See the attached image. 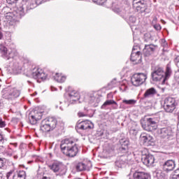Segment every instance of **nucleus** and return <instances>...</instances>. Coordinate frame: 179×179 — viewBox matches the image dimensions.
<instances>
[{
  "mask_svg": "<svg viewBox=\"0 0 179 179\" xmlns=\"http://www.w3.org/2000/svg\"><path fill=\"white\" fill-rule=\"evenodd\" d=\"M24 9H26V10L33 9L31 4H30V0H22L21 5L14 10H12V8L8 6L3 7L1 10V15H4L7 23L10 26H13L15 23L20 22V19L26 15Z\"/></svg>",
  "mask_w": 179,
  "mask_h": 179,
  "instance_id": "obj_1",
  "label": "nucleus"
},
{
  "mask_svg": "<svg viewBox=\"0 0 179 179\" xmlns=\"http://www.w3.org/2000/svg\"><path fill=\"white\" fill-rule=\"evenodd\" d=\"M76 142H78V139L73 138L62 140L60 144L62 153L68 157H75L79 152Z\"/></svg>",
  "mask_w": 179,
  "mask_h": 179,
  "instance_id": "obj_2",
  "label": "nucleus"
},
{
  "mask_svg": "<svg viewBox=\"0 0 179 179\" xmlns=\"http://www.w3.org/2000/svg\"><path fill=\"white\" fill-rule=\"evenodd\" d=\"M172 72L169 65L166 66V71H164V68L157 66L151 73V79L153 82H162V84L164 85L166 80L171 76Z\"/></svg>",
  "mask_w": 179,
  "mask_h": 179,
  "instance_id": "obj_3",
  "label": "nucleus"
},
{
  "mask_svg": "<svg viewBox=\"0 0 179 179\" xmlns=\"http://www.w3.org/2000/svg\"><path fill=\"white\" fill-rule=\"evenodd\" d=\"M57 121L54 117H46L41 123V131L42 132H50L57 128Z\"/></svg>",
  "mask_w": 179,
  "mask_h": 179,
  "instance_id": "obj_4",
  "label": "nucleus"
},
{
  "mask_svg": "<svg viewBox=\"0 0 179 179\" xmlns=\"http://www.w3.org/2000/svg\"><path fill=\"white\" fill-rule=\"evenodd\" d=\"M144 121H141V127L145 131L153 132V131L157 129L159 119L157 117H147Z\"/></svg>",
  "mask_w": 179,
  "mask_h": 179,
  "instance_id": "obj_5",
  "label": "nucleus"
},
{
  "mask_svg": "<svg viewBox=\"0 0 179 179\" xmlns=\"http://www.w3.org/2000/svg\"><path fill=\"white\" fill-rule=\"evenodd\" d=\"M79 99H80V96H79V93L76 91H71L69 92V96L67 97V100L69 102H64L63 106H60L59 108L62 111H64V108H66V107H69L70 104H75L76 101H78Z\"/></svg>",
  "mask_w": 179,
  "mask_h": 179,
  "instance_id": "obj_6",
  "label": "nucleus"
},
{
  "mask_svg": "<svg viewBox=\"0 0 179 179\" xmlns=\"http://www.w3.org/2000/svg\"><path fill=\"white\" fill-rule=\"evenodd\" d=\"M54 173H59L60 176L66 174V166L61 162L56 161L49 166Z\"/></svg>",
  "mask_w": 179,
  "mask_h": 179,
  "instance_id": "obj_7",
  "label": "nucleus"
},
{
  "mask_svg": "<svg viewBox=\"0 0 179 179\" xmlns=\"http://www.w3.org/2000/svg\"><path fill=\"white\" fill-rule=\"evenodd\" d=\"M146 79H148V76L145 73H135L132 76L131 82L133 86L138 87V86L143 85Z\"/></svg>",
  "mask_w": 179,
  "mask_h": 179,
  "instance_id": "obj_8",
  "label": "nucleus"
},
{
  "mask_svg": "<svg viewBox=\"0 0 179 179\" xmlns=\"http://www.w3.org/2000/svg\"><path fill=\"white\" fill-rule=\"evenodd\" d=\"M0 54L4 59H13L17 55V52L15 50H8L6 47L3 45H0Z\"/></svg>",
  "mask_w": 179,
  "mask_h": 179,
  "instance_id": "obj_9",
  "label": "nucleus"
},
{
  "mask_svg": "<svg viewBox=\"0 0 179 179\" xmlns=\"http://www.w3.org/2000/svg\"><path fill=\"white\" fill-rule=\"evenodd\" d=\"M176 99L166 97L164 100V108L166 113H173L176 110Z\"/></svg>",
  "mask_w": 179,
  "mask_h": 179,
  "instance_id": "obj_10",
  "label": "nucleus"
},
{
  "mask_svg": "<svg viewBox=\"0 0 179 179\" xmlns=\"http://www.w3.org/2000/svg\"><path fill=\"white\" fill-rule=\"evenodd\" d=\"M43 117V113L38 110H32L29 114V121L31 125H36L37 121L41 120Z\"/></svg>",
  "mask_w": 179,
  "mask_h": 179,
  "instance_id": "obj_11",
  "label": "nucleus"
},
{
  "mask_svg": "<svg viewBox=\"0 0 179 179\" xmlns=\"http://www.w3.org/2000/svg\"><path fill=\"white\" fill-rule=\"evenodd\" d=\"M133 8L137 12L143 13L148 9V3L145 0H133Z\"/></svg>",
  "mask_w": 179,
  "mask_h": 179,
  "instance_id": "obj_12",
  "label": "nucleus"
},
{
  "mask_svg": "<svg viewBox=\"0 0 179 179\" xmlns=\"http://www.w3.org/2000/svg\"><path fill=\"white\" fill-rule=\"evenodd\" d=\"M157 132L160 136V138H162V139H165V141H169V139L173 138V131L171 130V127L159 129Z\"/></svg>",
  "mask_w": 179,
  "mask_h": 179,
  "instance_id": "obj_13",
  "label": "nucleus"
},
{
  "mask_svg": "<svg viewBox=\"0 0 179 179\" xmlns=\"http://www.w3.org/2000/svg\"><path fill=\"white\" fill-rule=\"evenodd\" d=\"M141 160L148 167H152L155 164V156L151 154L142 155Z\"/></svg>",
  "mask_w": 179,
  "mask_h": 179,
  "instance_id": "obj_14",
  "label": "nucleus"
},
{
  "mask_svg": "<svg viewBox=\"0 0 179 179\" xmlns=\"http://www.w3.org/2000/svg\"><path fill=\"white\" fill-rule=\"evenodd\" d=\"M32 76L34 79H39L41 80H45L47 79V74L44 72V70L41 69H34L32 72Z\"/></svg>",
  "mask_w": 179,
  "mask_h": 179,
  "instance_id": "obj_15",
  "label": "nucleus"
},
{
  "mask_svg": "<svg viewBox=\"0 0 179 179\" xmlns=\"http://www.w3.org/2000/svg\"><path fill=\"white\" fill-rule=\"evenodd\" d=\"M93 128H94V124L90 120L83 121L77 125V129H81L82 131L93 129Z\"/></svg>",
  "mask_w": 179,
  "mask_h": 179,
  "instance_id": "obj_16",
  "label": "nucleus"
},
{
  "mask_svg": "<svg viewBox=\"0 0 179 179\" xmlns=\"http://www.w3.org/2000/svg\"><path fill=\"white\" fill-rule=\"evenodd\" d=\"M176 168V162L173 159H169L165 162L162 164V170L169 173V171H173Z\"/></svg>",
  "mask_w": 179,
  "mask_h": 179,
  "instance_id": "obj_17",
  "label": "nucleus"
},
{
  "mask_svg": "<svg viewBox=\"0 0 179 179\" xmlns=\"http://www.w3.org/2000/svg\"><path fill=\"white\" fill-rule=\"evenodd\" d=\"M130 59L135 64H141L142 62V56L140 51H135V48L132 49Z\"/></svg>",
  "mask_w": 179,
  "mask_h": 179,
  "instance_id": "obj_18",
  "label": "nucleus"
},
{
  "mask_svg": "<svg viewBox=\"0 0 179 179\" xmlns=\"http://www.w3.org/2000/svg\"><path fill=\"white\" fill-rule=\"evenodd\" d=\"M127 156H122L120 157L116 162L115 166L118 167V169H122V167H125L128 164V160L127 159Z\"/></svg>",
  "mask_w": 179,
  "mask_h": 179,
  "instance_id": "obj_19",
  "label": "nucleus"
},
{
  "mask_svg": "<svg viewBox=\"0 0 179 179\" xmlns=\"http://www.w3.org/2000/svg\"><path fill=\"white\" fill-rule=\"evenodd\" d=\"M19 96H20V92L15 89H11L9 92H6L3 94L5 99H16V97H19Z\"/></svg>",
  "mask_w": 179,
  "mask_h": 179,
  "instance_id": "obj_20",
  "label": "nucleus"
},
{
  "mask_svg": "<svg viewBox=\"0 0 179 179\" xmlns=\"http://www.w3.org/2000/svg\"><path fill=\"white\" fill-rule=\"evenodd\" d=\"M140 141L143 143H150L153 142V137L146 133H142L140 136Z\"/></svg>",
  "mask_w": 179,
  "mask_h": 179,
  "instance_id": "obj_21",
  "label": "nucleus"
},
{
  "mask_svg": "<svg viewBox=\"0 0 179 179\" xmlns=\"http://www.w3.org/2000/svg\"><path fill=\"white\" fill-rule=\"evenodd\" d=\"M134 179H149L150 178V175L145 172H135L133 175Z\"/></svg>",
  "mask_w": 179,
  "mask_h": 179,
  "instance_id": "obj_22",
  "label": "nucleus"
},
{
  "mask_svg": "<svg viewBox=\"0 0 179 179\" xmlns=\"http://www.w3.org/2000/svg\"><path fill=\"white\" fill-rule=\"evenodd\" d=\"M107 106H112L114 110H117V108H118V103L114 100H106L101 108H106Z\"/></svg>",
  "mask_w": 179,
  "mask_h": 179,
  "instance_id": "obj_23",
  "label": "nucleus"
},
{
  "mask_svg": "<svg viewBox=\"0 0 179 179\" xmlns=\"http://www.w3.org/2000/svg\"><path fill=\"white\" fill-rule=\"evenodd\" d=\"M155 52V45H145V48L143 49L144 55L145 57H149L152 53Z\"/></svg>",
  "mask_w": 179,
  "mask_h": 179,
  "instance_id": "obj_24",
  "label": "nucleus"
},
{
  "mask_svg": "<svg viewBox=\"0 0 179 179\" xmlns=\"http://www.w3.org/2000/svg\"><path fill=\"white\" fill-rule=\"evenodd\" d=\"M157 94V91H156V89H155L154 87H151L145 90L143 94V97H145V99H149V97H153V96Z\"/></svg>",
  "mask_w": 179,
  "mask_h": 179,
  "instance_id": "obj_25",
  "label": "nucleus"
},
{
  "mask_svg": "<svg viewBox=\"0 0 179 179\" xmlns=\"http://www.w3.org/2000/svg\"><path fill=\"white\" fill-rule=\"evenodd\" d=\"M55 80H56V82H58L59 83H64V82L66 80V77L62 76V74L61 73H57L55 76Z\"/></svg>",
  "mask_w": 179,
  "mask_h": 179,
  "instance_id": "obj_26",
  "label": "nucleus"
},
{
  "mask_svg": "<svg viewBox=\"0 0 179 179\" xmlns=\"http://www.w3.org/2000/svg\"><path fill=\"white\" fill-rule=\"evenodd\" d=\"M76 169L78 171H85V170H89V168H87V166L85 165L83 162H78L76 165Z\"/></svg>",
  "mask_w": 179,
  "mask_h": 179,
  "instance_id": "obj_27",
  "label": "nucleus"
},
{
  "mask_svg": "<svg viewBox=\"0 0 179 179\" xmlns=\"http://www.w3.org/2000/svg\"><path fill=\"white\" fill-rule=\"evenodd\" d=\"M122 103L124 104H127L128 106H134V104H136V100L135 99H123Z\"/></svg>",
  "mask_w": 179,
  "mask_h": 179,
  "instance_id": "obj_28",
  "label": "nucleus"
},
{
  "mask_svg": "<svg viewBox=\"0 0 179 179\" xmlns=\"http://www.w3.org/2000/svg\"><path fill=\"white\" fill-rule=\"evenodd\" d=\"M17 179H26V171H20L17 173Z\"/></svg>",
  "mask_w": 179,
  "mask_h": 179,
  "instance_id": "obj_29",
  "label": "nucleus"
},
{
  "mask_svg": "<svg viewBox=\"0 0 179 179\" xmlns=\"http://www.w3.org/2000/svg\"><path fill=\"white\" fill-rule=\"evenodd\" d=\"M96 101H97V98H96L94 96H91L90 97V103L92 104L94 107H96L97 103H96Z\"/></svg>",
  "mask_w": 179,
  "mask_h": 179,
  "instance_id": "obj_30",
  "label": "nucleus"
},
{
  "mask_svg": "<svg viewBox=\"0 0 179 179\" xmlns=\"http://www.w3.org/2000/svg\"><path fill=\"white\" fill-rule=\"evenodd\" d=\"M107 0H92V2L96 3V5H104Z\"/></svg>",
  "mask_w": 179,
  "mask_h": 179,
  "instance_id": "obj_31",
  "label": "nucleus"
},
{
  "mask_svg": "<svg viewBox=\"0 0 179 179\" xmlns=\"http://www.w3.org/2000/svg\"><path fill=\"white\" fill-rule=\"evenodd\" d=\"M176 175H171L170 179H179V169H177L175 171Z\"/></svg>",
  "mask_w": 179,
  "mask_h": 179,
  "instance_id": "obj_32",
  "label": "nucleus"
},
{
  "mask_svg": "<svg viewBox=\"0 0 179 179\" xmlns=\"http://www.w3.org/2000/svg\"><path fill=\"white\" fill-rule=\"evenodd\" d=\"M110 86L112 87H115L117 85H118V83H117V79L114 78L110 83Z\"/></svg>",
  "mask_w": 179,
  "mask_h": 179,
  "instance_id": "obj_33",
  "label": "nucleus"
},
{
  "mask_svg": "<svg viewBox=\"0 0 179 179\" xmlns=\"http://www.w3.org/2000/svg\"><path fill=\"white\" fill-rule=\"evenodd\" d=\"M6 127V122L2 120V117H0V128H5Z\"/></svg>",
  "mask_w": 179,
  "mask_h": 179,
  "instance_id": "obj_34",
  "label": "nucleus"
},
{
  "mask_svg": "<svg viewBox=\"0 0 179 179\" xmlns=\"http://www.w3.org/2000/svg\"><path fill=\"white\" fill-rule=\"evenodd\" d=\"M129 20L131 23H135V22H136V18L134 16H131V17H129Z\"/></svg>",
  "mask_w": 179,
  "mask_h": 179,
  "instance_id": "obj_35",
  "label": "nucleus"
},
{
  "mask_svg": "<svg viewBox=\"0 0 179 179\" xmlns=\"http://www.w3.org/2000/svg\"><path fill=\"white\" fill-rule=\"evenodd\" d=\"M124 146L123 144H122V149L123 150H127V149H128V143L127 142H124Z\"/></svg>",
  "mask_w": 179,
  "mask_h": 179,
  "instance_id": "obj_36",
  "label": "nucleus"
},
{
  "mask_svg": "<svg viewBox=\"0 0 179 179\" xmlns=\"http://www.w3.org/2000/svg\"><path fill=\"white\" fill-rule=\"evenodd\" d=\"M7 3H9L10 5H12L13 3H16V2H17V1L19 0H6Z\"/></svg>",
  "mask_w": 179,
  "mask_h": 179,
  "instance_id": "obj_37",
  "label": "nucleus"
},
{
  "mask_svg": "<svg viewBox=\"0 0 179 179\" xmlns=\"http://www.w3.org/2000/svg\"><path fill=\"white\" fill-rule=\"evenodd\" d=\"M78 117H86V114H85V113H83V112H79V113H78Z\"/></svg>",
  "mask_w": 179,
  "mask_h": 179,
  "instance_id": "obj_38",
  "label": "nucleus"
},
{
  "mask_svg": "<svg viewBox=\"0 0 179 179\" xmlns=\"http://www.w3.org/2000/svg\"><path fill=\"white\" fill-rule=\"evenodd\" d=\"M154 27L156 29V30H162V27L159 24L155 25Z\"/></svg>",
  "mask_w": 179,
  "mask_h": 179,
  "instance_id": "obj_39",
  "label": "nucleus"
},
{
  "mask_svg": "<svg viewBox=\"0 0 179 179\" xmlns=\"http://www.w3.org/2000/svg\"><path fill=\"white\" fill-rule=\"evenodd\" d=\"M3 167V159L0 158V169H2Z\"/></svg>",
  "mask_w": 179,
  "mask_h": 179,
  "instance_id": "obj_40",
  "label": "nucleus"
},
{
  "mask_svg": "<svg viewBox=\"0 0 179 179\" xmlns=\"http://www.w3.org/2000/svg\"><path fill=\"white\" fill-rule=\"evenodd\" d=\"M2 37H3V34H2V29L0 27V40H2Z\"/></svg>",
  "mask_w": 179,
  "mask_h": 179,
  "instance_id": "obj_41",
  "label": "nucleus"
},
{
  "mask_svg": "<svg viewBox=\"0 0 179 179\" xmlns=\"http://www.w3.org/2000/svg\"><path fill=\"white\" fill-rule=\"evenodd\" d=\"M127 89V86L126 85H122L120 87V90H125Z\"/></svg>",
  "mask_w": 179,
  "mask_h": 179,
  "instance_id": "obj_42",
  "label": "nucleus"
},
{
  "mask_svg": "<svg viewBox=\"0 0 179 179\" xmlns=\"http://www.w3.org/2000/svg\"><path fill=\"white\" fill-rule=\"evenodd\" d=\"M130 134H136V129H130Z\"/></svg>",
  "mask_w": 179,
  "mask_h": 179,
  "instance_id": "obj_43",
  "label": "nucleus"
},
{
  "mask_svg": "<svg viewBox=\"0 0 179 179\" xmlns=\"http://www.w3.org/2000/svg\"><path fill=\"white\" fill-rule=\"evenodd\" d=\"M114 12H115L116 13H120L121 12V10L120 8H116L114 9Z\"/></svg>",
  "mask_w": 179,
  "mask_h": 179,
  "instance_id": "obj_44",
  "label": "nucleus"
},
{
  "mask_svg": "<svg viewBox=\"0 0 179 179\" xmlns=\"http://www.w3.org/2000/svg\"><path fill=\"white\" fill-rule=\"evenodd\" d=\"M3 141V136H2L1 134H0V142H2Z\"/></svg>",
  "mask_w": 179,
  "mask_h": 179,
  "instance_id": "obj_45",
  "label": "nucleus"
},
{
  "mask_svg": "<svg viewBox=\"0 0 179 179\" xmlns=\"http://www.w3.org/2000/svg\"><path fill=\"white\" fill-rule=\"evenodd\" d=\"M10 174H12V172H8L6 175L7 178H9L10 177Z\"/></svg>",
  "mask_w": 179,
  "mask_h": 179,
  "instance_id": "obj_46",
  "label": "nucleus"
},
{
  "mask_svg": "<svg viewBox=\"0 0 179 179\" xmlns=\"http://www.w3.org/2000/svg\"><path fill=\"white\" fill-rule=\"evenodd\" d=\"M176 62H179V56H177L175 59Z\"/></svg>",
  "mask_w": 179,
  "mask_h": 179,
  "instance_id": "obj_47",
  "label": "nucleus"
},
{
  "mask_svg": "<svg viewBox=\"0 0 179 179\" xmlns=\"http://www.w3.org/2000/svg\"><path fill=\"white\" fill-rule=\"evenodd\" d=\"M135 48V51H138V50H138V48H139V47H138V46H134L133 47V50Z\"/></svg>",
  "mask_w": 179,
  "mask_h": 179,
  "instance_id": "obj_48",
  "label": "nucleus"
},
{
  "mask_svg": "<svg viewBox=\"0 0 179 179\" xmlns=\"http://www.w3.org/2000/svg\"><path fill=\"white\" fill-rule=\"evenodd\" d=\"M162 43H164L162 44V45H163L164 47L167 45V43H164V40H162Z\"/></svg>",
  "mask_w": 179,
  "mask_h": 179,
  "instance_id": "obj_49",
  "label": "nucleus"
},
{
  "mask_svg": "<svg viewBox=\"0 0 179 179\" xmlns=\"http://www.w3.org/2000/svg\"><path fill=\"white\" fill-rule=\"evenodd\" d=\"M31 96H37V93H36V92H34V94H31Z\"/></svg>",
  "mask_w": 179,
  "mask_h": 179,
  "instance_id": "obj_50",
  "label": "nucleus"
},
{
  "mask_svg": "<svg viewBox=\"0 0 179 179\" xmlns=\"http://www.w3.org/2000/svg\"><path fill=\"white\" fill-rule=\"evenodd\" d=\"M178 122H179V112L178 113Z\"/></svg>",
  "mask_w": 179,
  "mask_h": 179,
  "instance_id": "obj_51",
  "label": "nucleus"
},
{
  "mask_svg": "<svg viewBox=\"0 0 179 179\" xmlns=\"http://www.w3.org/2000/svg\"><path fill=\"white\" fill-rule=\"evenodd\" d=\"M0 179H2V173H0Z\"/></svg>",
  "mask_w": 179,
  "mask_h": 179,
  "instance_id": "obj_52",
  "label": "nucleus"
},
{
  "mask_svg": "<svg viewBox=\"0 0 179 179\" xmlns=\"http://www.w3.org/2000/svg\"><path fill=\"white\" fill-rule=\"evenodd\" d=\"M159 173H157V177H159Z\"/></svg>",
  "mask_w": 179,
  "mask_h": 179,
  "instance_id": "obj_53",
  "label": "nucleus"
},
{
  "mask_svg": "<svg viewBox=\"0 0 179 179\" xmlns=\"http://www.w3.org/2000/svg\"><path fill=\"white\" fill-rule=\"evenodd\" d=\"M60 90H62V87H60Z\"/></svg>",
  "mask_w": 179,
  "mask_h": 179,
  "instance_id": "obj_54",
  "label": "nucleus"
},
{
  "mask_svg": "<svg viewBox=\"0 0 179 179\" xmlns=\"http://www.w3.org/2000/svg\"><path fill=\"white\" fill-rule=\"evenodd\" d=\"M29 164L31 163V161L28 162Z\"/></svg>",
  "mask_w": 179,
  "mask_h": 179,
  "instance_id": "obj_55",
  "label": "nucleus"
},
{
  "mask_svg": "<svg viewBox=\"0 0 179 179\" xmlns=\"http://www.w3.org/2000/svg\"><path fill=\"white\" fill-rule=\"evenodd\" d=\"M56 108H58V106H56Z\"/></svg>",
  "mask_w": 179,
  "mask_h": 179,
  "instance_id": "obj_56",
  "label": "nucleus"
},
{
  "mask_svg": "<svg viewBox=\"0 0 179 179\" xmlns=\"http://www.w3.org/2000/svg\"><path fill=\"white\" fill-rule=\"evenodd\" d=\"M108 96H110V94H108Z\"/></svg>",
  "mask_w": 179,
  "mask_h": 179,
  "instance_id": "obj_57",
  "label": "nucleus"
},
{
  "mask_svg": "<svg viewBox=\"0 0 179 179\" xmlns=\"http://www.w3.org/2000/svg\"><path fill=\"white\" fill-rule=\"evenodd\" d=\"M60 104H62V102H60Z\"/></svg>",
  "mask_w": 179,
  "mask_h": 179,
  "instance_id": "obj_58",
  "label": "nucleus"
},
{
  "mask_svg": "<svg viewBox=\"0 0 179 179\" xmlns=\"http://www.w3.org/2000/svg\"><path fill=\"white\" fill-rule=\"evenodd\" d=\"M178 83L179 84V81H178Z\"/></svg>",
  "mask_w": 179,
  "mask_h": 179,
  "instance_id": "obj_59",
  "label": "nucleus"
},
{
  "mask_svg": "<svg viewBox=\"0 0 179 179\" xmlns=\"http://www.w3.org/2000/svg\"><path fill=\"white\" fill-rule=\"evenodd\" d=\"M0 7H1V3H0Z\"/></svg>",
  "mask_w": 179,
  "mask_h": 179,
  "instance_id": "obj_60",
  "label": "nucleus"
}]
</instances>
